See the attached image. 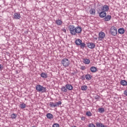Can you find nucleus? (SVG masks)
<instances>
[{
  "instance_id": "nucleus-9",
  "label": "nucleus",
  "mask_w": 127,
  "mask_h": 127,
  "mask_svg": "<svg viewBox=\"0 0 127 127\" xmlns=\"http://www.w3.org/2000/svg\"><path fill=\"white\" fill-rule=\"evenodd\" d=\"M99 14V16L101 17V18H104V17L107 15V12L102 11L99 12V14Z\"/></svg>"
},
{
  "instance_id": "nucleus-31",
  "label": "nucleus",
  "mask_w": 127,
  "mask_h": 127,
  "mask_svg": "<svg viewBox=\"0 0 127 127\" xmlns=\"http://www.w3.org/2000/svg\"><path fill=\"white\" fill-rule=\"evenodd\" d=\"M86 116L88 117H92V113L90 111H88L86 112Z\"/></svg>"
},
{
  "instance_id": "nucleus-5",
  "label": "nucleus",
  "mask_w": 127,
  "mask_h": 127,
  "mask_svg": "<svg viewBox=\"0 0 127 127\" xmlns=\"http://www.w3.org/2000/svg\"><path fill=\"white\" fill-rule=\"evenodd\" d=\"M106 37V34H105L103 32H100L99 33V40H101V39H104Z\"/></svg>"
},
{
  "instance_id": "nucleus-6",
  "label": "nucleus",
  "mask_w": 127,
  "mask_h": 127,
  "mask_svg": "<svg viewBox=\"0 0 127 127\" xmlns=\"http://www.w3.org/2000/svg\"><path fill=\"white\" fill-rule=\"evenodd\" d=\"M110 7L108 5H104L101 7V10H102V11H104V12L108 11Z\"/></svg>"
},
{
  "instance_id": "nucleus-36",
  "label": "nucleus",
  "mask_w": 127,
  "mask_h": 127,
  "mask_svg": "<svg viewBox=\"0 0 127 127\" xmlns=\"http://www.w3.org/2000/svg\"><path fill=\"white\" fill-rule=\"evenodd\" d=\"M81 80H85V79H86V76H85V75H82V76H81Z\"/></svg>"
},
{
  "instance_id": "nucleus-37",
  "label": "nucleus",
  "mask_w": 127,
  "mask_h": 127,
  "mask_svg": "<svg viewBox=\"0 0 127 127\" xmlns=\"http://www.w3.org/2000/svg\"><path fill=\"white\" fill-rule=\"evenodd\" d=\"M3 70V66L0 64V71Z\"/></svg>"
},
{
  "instance_id": "nucleus-13",
  "label": "nucleus",
  "mask_w": 127,
  "mask_h": 127,
  "mask_svg": "<svg viewBox=\"0 0 127 127\" xmlns=\"http://www.w3.org/2000/svg\"><path fill=\"white\" fill-rule=\"evenodd\" d=\"M40 76L43 79H46L48 77L47 73L45 72H42L41 73Z\"/></svg>"
},
{
  "instance_id": "nucleus-35",
  "label": "nucleus",
  "mask_w": 127,
  "mask_h": 127,
  "mask_svg": "<svg viewBox=\"0 0 127 127\" xmlns=\"http://www.w3.org/2000/svg\"><path fill=\"white\" fill-rule=\"evenodd\" d=\"M100 98H101L99 95H96L95 96L94 99L95 100H99Z\"/></svg>"
},
{
  "instance_id": "nucleus-33",
  "label": "nucleus",
  "mask_w": 127,
  "mask_h": 127,
  "mask_svg": "<svg viewBox=\"0 0 127 127\" xmlns=\"http://www.w3.org/2000/svg\"><path fill=\"white\" fill-rule=\"evenodd\" d=\"M80 69H81V70H82L83 71H84V70H86V66H81L80 67Z\"/></svg>"
},
{
  "instance_id": "nucleus-11",
  "label": "nucleus",
  "mask_w": 127,
  "mask_h": 127,
  "mask_svg": "<svg viewBox=\"0 0 127 127\" xmlns=\"http://www.w3.org/2000/svg\"><path fill=\"white\" fill-rule=\"evenodd\" d=\"M90 71L92 73H96L98 71V68L95 66H91L90 67Z\"/></svg>"
},
{
  "instance_id": "nucleus-4",
  "label": "nucleus",
  "mask_w": 127,
  "mask_h": 127,
  "mask_svg": "<svg viewBox=\"0 0 127 127\" xmlns=\"http://www.w3.org/2000/svg\"><path fill=\"white\" fill-rule=\"evenodd\" d=\"M110 33L113 36H116L118 34V30L115 26H112L110 28Z\"/></svg>"
},
{
  "instance_id": "nucleus-22",
  "label": "nucleus",
  "mask_w": 127,
  "mask_h": 127,
  "mask_svg": "<svg viewBox=\"0 0 127 127\" xmlns=\"http://www.w3.org/2000/svg\"><path fill=\"white\" fill-rule=\"evenodd\" d=\"M85 78L87 80V81L92 80V75L90 74H86L85 75Z\"/></svg>"
},
{
  "instance_id": "nucleus-8",
  "label": "nucleus",
  "mask_w": 127,
  "mask_h": 127,
  "mask_svg": "<svg viewBox=\"0 0 127 127\" xmlns=\"http://www.w3.org/2000/svg\"><path fill=\"white\" fill-rule=\"evenodd\" d=\"M103 18L104 21H110V20L112 19V16L110 15H106Z\"/></svg>"
},
{
  "instance_id": "nucleus-29",
  "label": "nucleus",
  "mask_w": 127,
  "mask_h": 127,
  "mask_svg": "<svg viewBox=\"0 0 127 127\" xmlns=\"http://www.w3.org/2000/svg\"><path fill=\"white\" fill-rule=\"evenodd\" d=\"M62 92H67V88H66V87L65 86H63L62 87Z\"/></svg>"
},
{
  "instance_id": "nucleus-30",
  "label": "nucleus",
  "mask_w": 127,
  "mask_h": 127,
  "mask_svg": "<svg viewBox=\"0 0 127 127\" xmlns=\"http://www.w3.org/2000/svg\"><path fill=\"white\" fill-rule=\"evenodd\" d=\"M60 105H62V102H61V101H59L58 102H56L55 103L56 107L58 106H60Z\"/></svg>"
},
{
  "instance_id": "nucleus-34",
  "label": "nucleus",
  "mask_w": 127,
  "mask_h": 127,
  "mask_svg": "<svg viewBox=\"0 0 127 127\" xmlns=\"http://www.w3.org/2000/svg\"><path fill=\"white\" fill-rule=\"evenodd\" d=\"M88 127H96L94 124H90L88 125Z\"/></svg>"
},
{
  "instance_id": "nucleus-20",
  "label": "nucleus",
  "mask_w": 127,
  "mask_h": 127,
  "mask_svg": "<svg viewBox=\"0 0 127 127\" xmlns=\"http://www.w3.org/2000/svg\"><path fill=\"white\" fill-rule=\"evenodd\" d=\"M16 118H17V114L13 113L11 115V119H12V120H15Z\"/></svg>"
},
{
  "instance_id": "nucleus-12",
  "label": "nucleus",
  "mask_w": 127,
  "mask_h": 127,
  "mask_svg": "<svg viewBox=\"0 0 127 127\" xmlns=\"http://www.w3.org/2000/svg\"><path fill=\"white\" fill-rule=\"evenodd\" d=\"M89 13H90L92 15H95L96 10L93 8H91L89 10Z\"/></svg>"
},
{
  "instance_id": "nucleus-3",
  "label": "nucleus",
  "mask_w": 127,
  "mask_h": 127,
  "mask_svg": "<svg viewBox=\"0 0 127 127\" xmlns=\"http://www.w3.org/2000/svg\"><path fill=\"white\" fill-rule=\"evenodd\" d=\"M62 64L64 67L66 68V67H68L70 65V61L67 58H64L62 60Z\"/></svg>"
},
{
  "instance_id": "nucleus-18",
  "label": "nucleus",
  "mask_w": 127,
  "mask_h": 127,
  "mask_svg": "<svg viewBox=\"0 0 127 127\" xmlns=\"http://www.w3.org/2000/svg\"><path fill=\"white\" fill-rule=\"evenodd\" d=\"M82 42V41L80 39H76L75 41V43L76 45H78V46H80Z\"/></svg>"
},
{
  "instance_id": "nucleus-1",
  "label": "nucleus",
  "mask_w": 127,
  "mask_h": 127,
  "mask_svg": "<svg viewBox=\"0 0 127 127\" xmlns=\"http://www.w3.org/2000/svg\"><path fill=\"white\" fill-rule=\"evenodd\" d=\"M68 30L71 35H76L82 32V28L80 26L75 27L73 25H70L68 26Z\"/></svg>"
},
{
  "instance_id": "nucleus-14",
  "label": "nucleus",
  "mask_w": 127,
  "mask_h": 127,
  "mask_svg": "<svg viewBox=\"0 0 127 127\" xmlns=\"http://www.w3.org/2000/svg\"><path fill=\"white\" fill-rule=\"evenodd\" d=\"M125 31H126L124 28H120L118 29V33H119V34H124Z\"/></svg>"
},
{
  "instance_id": "nucleus-26",
  "label": "nucleus",
  "mask_w": 127,
  "mask_h": 127,
  "mask_svg": "<svg viewBox=\"0 0 127 127\" xmlns=\"http://www.w3.org/2000/svg\"><path fill=\"white\" fill-rule=\"evenodd\" d=\"M81 89L82 91H86L88 89V86L87 85L82 86Z\"/></svg>"
},
{
  "instance_id": "nucleus-28",
  "label": "nucleus",
  "mask_w": 127,
  "mask_h": 127,
  "mask_svg": "<svg viewBox=\"0 0 127 127\" xmlns=\"http://www.w3.org/2000/svg\"><path fill=\"white\" fill-rule=\"evenodd\" d=\"M50 106L51 107V108H55L56 107L55 103L53 102H50Z\"/></svg>"
},
{
  "instance_id": "nucleus-10",
  "label": "nucleus",
  "mask_w": 127,
  "mask_h": 127,
  "mask_svg": "<svg viewBox=\"0 0 127 127\" xmlns=\"http://www.w3.org/2000/svg\"><path fill=\"white\" fill-rule=\"evenodd\" d=\"M13 17L15 19H19L21 17L20 14L17 12L15 13L14 14Z\"/></svg>"
},
{
  "instance_id": "nucleus-23",
  "label": "nucleus",
  "mask_w": 127,
  "mask_h": 127,
  "mask_svg": "<svg viewBox=\"0 0 127 127\" xmlns=\"http://www.w3.org/2000/svg\"><path fill=\"white\" fill-rule=\"evenodd\" d=\"M56 23L58 25H61L62 24V21L61 19H58L56 21Z\"/></svg>"
},
{
  "instance_id": "nucleus-15",
  "label": "nucleus",
  "mask_w": 127,
  "mask_h": 127,
  "mask_svg": "<svg viewBox=\"0 0 127 127\" xmlns=\"http://www.w3.org/2000/svg\"><path fill=\"white\" fill-rule=\"evenodd\" d=\"M96 127H108V126L104 125L103 123H100L99 122L96 123Z\"/></svg>"
},
{
  "instance_id": "nucleus-19",
  "label": "nucleus",
  "mask_w": 127,
  "mask_h": 127,
  "mask_svg": "<svg viewBox=\"0 0 127 127\" xmlns=\"http://www.w3.org/2000/svg\"><path fill=\"white\" fill-rule=\"evenodd\" d=\"M120 84L122 85V86H127V81L126 80H122L120 82Z\"/></svg>"
},
{
  "instance_id": "nucleus-38",
  "label": "nucleus",
  "mask_w": 127,
  "mask_h": 127,
  "mask_svg": "<svg viewBox=\"0 0 127 127\" xmlns=\"http://www.w3.org/2000/svg\"><path fill=\"white\" fill-rule=\"evenodd\" d=\"M101 11H102V9L98 8L97 9V13L99 14V12H101Z\"/></svg>"
},
{
  "instance_id": "nucleus-17",
  "label": "nucleus",
  "mask_w": 127,
  "mask_h": 127,
  "mask_svg": "<svg viewBox=\"0 0 127 127\" xmlns=\"http://www.w3.org/2000/svg\"><path fill=\"white\" fill-rule=\"evenodd\" d=\"M46 117L47 119H49V120H51L52 119H53V115H52L51 113H48L46 115Z\"/></svg>"
},
{
  "instance_id": "nucleus-7",
  "label": "nucleus",
  "mask_w": 127,
  "mask_h": 127,
  "mask_svg": "<svg viewBox=\"0 0 127 127\" xmlns=\"http://www.w3.org/2000/svg\"><path fill=\"white\" fill-rule=\"evenodd\" d=\"M87 47L90 48V49H94L96 47V45L93 43H88L87 44Z\"/></svg>"
},
{
  "instance_id": "nucleus-32",
  "label": "nucleus",
  "mask_w": 127,
  "mask_h": 127,
  "mask_svg": "<svg viewBox=\"0 0 127 127\" xmlns=\"http://www.w3.org/2000/svg\"><path fill=\"white\" fill-rule=\"evenodd\" d=\"M60 127V125H59V124L57 123L54 124L52 126V127Z\"/></svg>"
},
{
  "instance_id": "nucleus-41",
  "label": "nucleus",
  "mask_w": 127,
  "mask_h": 127,
  "mask_svg": "<svg viewBox=\"0 0 127 127\" xmlns=\"http://www.w3.org/2000/svg\"><path fill=\"white\" fill-rule=\"evenodd\" d=\"M63 32H64V33H66V29L63 28Z\"/></svg>"
},
{
  "instance_id": "nucleus-25",
  "label": "nucleus",
  "mask_w": 127,
  "mask_h": 127,
  "mask_svg": "<svg viewBox=\"0 0 127 127\" xmlns=\"http://www.w3.org/2000/svg\"><path fill=\"white\" fill-rule=\"evenodd\" d=\"M98 112L100 114H103L104 112H105V109H104L103 108H99L98 109Z\"/></svg>"
},
{
  "instance_id": "nucleus-42",
  "label": "nucleus",
  "mask_w": 127,
  "mask_h": 127,
  "mask_svg": "<svg viewBox=\"0 0 127 127\" xmlns=\"http://www.w3.org/2000/svg\"><path fill=\"white\" fill-rule=\"evenodd\" d=\"M98 39V38H95V40H97Z\"/></svg>"
},
{
  "instance_id": "nucleus-39",
  "label": "nucleus",
  "mask_w": 127,
  "mask_h": 127,
  "mask_svg": "<svg viewBox=\"0 0 127 127\" xmlns=\"http://www.w3.org/2000/svg\"><path fill=\"white\" fill-rule=\"evenodd\" d=\"M124 94L125 96H126L127 97V90H125Z\"/></svg>"
},
{
  "instance_id": "nucleus-16",
  "label": "nucleus",
  "mask_w": 127,
  "mask_h": 127,
  "mask_svg": "<svg viewBox=\"0 0 127 127\" xmlns=\"http://www.w3.org/2000/svg\"><path fill=\"white\" fill-rule=\"evenodd\" d=\"M65 87L66 89H67V90H69V91L73 90V86H72L71 84H66Z\"/></svg>"
},
{
  "instance_id": "nucleus-40",
  "label": "nucleus",
  "mask_w": 127,
  "mask_h": 127,
  "mask_svg": "<svg viewBox=\"0 0 127 127\" xmlns=\"http://www.w3.org/2000/svg\"><path fill=\"white\" fill-rule=\"evenodd\" d=\"M86 120V118L85 117H81V121H85Z\"/></svg>"
},
{
  "instance_id": "nucleus-2",
  "label": "nucleus",
  "mask_w": 127,
  "mask_h": 127,
  "mask_svg": "<svg viewBox=\"0 0 127 127\" xmlns=\"http://www.w3.org/2000/svg\"><path fill=\"white\" fill-rule=\"evenodd\" d=\"M36 90L37 91V92H41L42 93L47 92L46 87H43L40 84H38L36 85Z\"/></svg>"
},
{
  "instance_id": "nucleus-21",
  "label": "nucleus",
  "mask_w": 127,
  "mask_h": 127,
  "mask_svg": "<svg viewBox=\"0 0 127 127\" xmlns=\"http://www.w3.org/2000/svg\"><path fill=\"white\" fill-rule=\"evenodd\" d=\"M90 62H91V61H90L89 59H83V63H84L85 64H90Z\"/></svg>"
},
{
  "instance_id": "nucleus-24",
  "label": "nucleus",
  "mask_w": 127,
  "mask_h": 127,
  "mask_svg": "<svg viewBox=\"0 0 127 127\" xmlns=\"http://www.w3.org/2000/svg\"><path fill=\"white\" fill-rule=\"evenodd\" d=\"M79 46H80V48L81 49H84V48H85V47H86V44H85V43H82V42H81V43H80Z\"/></svg>"
},
{
  "instance_id": "nucleus-27",
  "label": "nucleus",
  "mask_w": 127,
  "mask_h": 127,
  "mask_svg": "<svg viewBox=\"0 0 127 127\" xmlns=\"http://www.w3.org/2000/svg\"><path fill=\"white\" fill-rule=\"evenodd\" d=\"M21 109H25L26 108V105L25 103H22L20 105Z\"/></svg>"
}]
</instances>
